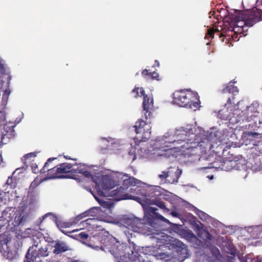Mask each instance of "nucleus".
Wrapping results in <instances>:
<instances>
[{
	"label": "nucleus",
	"instance_id": "nucleus-2",
	"mask_svg": "<svg viewBox=\"0 0 262 262\" xmlns=\"http://www.w3.org/2000/svg\"><path fill=\"white\" fill-rule=\"evenodd\" d=\"M141 181L134 177L128 176L119 172L116 171V201L122 200H134L139 203L142 206L145 205H157V200H150L144 197L140 198L137 196H134L127 193H125L129 187H134L140 185Z\"/></svg>",
	"mask_w": 262,
	"mask_h": 262
},
{
	"label": "nucleus",
	"instance_id": "nucleus-15",
	"mask_svg": "<svg viewBox=\"0 0 262 262\" xmlns=\"http://www.w3.org/2000/svg\"><path fill=\"white\" fill-rule=\"evenodd\" d=\"M49 243L54 244L53 252L55 255L61 254L62 253L70 250L69 246L64 242L59 240L49 241Z\"/></svg>",
	"mask_w": 262,
	"mask_h": 262
},
{
	"label": "nucleus",
	"instance_id": "nucleus-8",
	"mask_svg": "<svg viewBox=\"0 0 262 262\" xmlns=\"http://www.w3.org/2000/svg\"><path fill=\"white\" fill-rule=\"evenodd\" d=\"M37 245H34L29 248L24 262H36L37 261V258L48 256V248L47 246H41L37 249Z\"/></svg>",
	"mask_w": 262,
	"mask_h": 262
},
{
	"label": "nucleus",
	"instance_id": "nucleus-4",
	"mask_svg": "<svg viewBox=\"0 0 262 262\" xmlns=\"http://www.w3.org/2000/svg\"><path fill=\"white\" fill-rule=\"evenodd\" d=\"M173 102L182 107H186L196 111L199 107L198 94L189 90L175 92L173 94Z\"/></svg>",
	"mask_w": 262,
	"mask_h": 262
},
{
	"label": "nucleus",
	"instance_id": "nucleus-50",
	"mask_svg": "<svg viewBox=\"0 0 262 262\" xmlns=\"http://www.w3.org/2000/svg\"><path fill=\"white\" fill-rule=\"evenodd\" d=\"M78 229H77V230H73V232H75V231H78Z\"/></svg>",
	"mask_w": 262,
	"mask_h": 262
},
{
	"label": "nucleus",
	"instance_id": "nucleus-24",
	"mask_svg": "<svg viewBox=\"0 0 262 262\" xmlns=\"http://www.w3.org/2000/svg\"><path fill=\"white\" fill-rule=\"evenodd\" d=\"M243 137L249 138L250 140H252L253 139H260L261 138L260 134L256 132L249 131L244 132L243 133Z\"/></svg>",
	"mask_w": 262,
	"mask_h": 262
},
{
	"label": "nucleus",
	"instance_id": "nucleus-14",
	"mask_svg": "<svg viewBox=\"0 0 262 262\" xmlns=\"http://www.w3.org/2000/svg\"><path fill=\"white\" fill-rule=\"evenodd\" d=\"M94 238L100 241L102 244L100 248L105 253H109L113 256H115V244L111 241L108 237L101 234L95 236Z\"/></svg>",
	"mask_w": 262,
	"mask_h": 262
},
{
	"label": "nucleus",
	"instance_id": "nucleus-21",
	"mask_svg": "<svg viewBox=\"0 0 262 262\" xmlns=\"http://www.w3.org/2000/svg\"><path fill=\"white\" fill-rule=\"evenodd\" d=\"M90 214H91V213H90V211L89 210L88 211H86L84 213H82L77 215L75 217L71 218L70 219V221H71V223H72V226L77 224L80 220H81L82 219H83L84 217H86V216L89 215Z\"/></svg>",
	"mask_w": 262,
	"mask_h": 262
},
{
	"label": "nucleus",
	"instance_id": "nucleus-41",
	"mask_svg": "<svg viewBox=\"0 0 262 262\" xmlns=\"http://www.w3.org/2000/svg\"><path fill=\"white\" fill-rule=\"evenodd\" d=\"M52 213H47V214H46L45 215H44L43 216H42L41 217V218H40V219H42V220H45V219H46V217H47L48 216H49L50 215H52Z\"/></svg>",
	"mask_w": 262,
	"mask_h": 262
},
{
	"label": "nucleus",
	"instance_id": "nucleus-44",
	"mask_svg": "<svg viewBox=\"0 0 262 262\" xmlns=\"http://www.w3.org/2000/svg\"><path fill=\"white\" fill-rule=\"evenodd\" d=\"M5 256H6V255H5ZM7 258L9 259H12V256L9 255V253H8L7 255Z\"/></svg>",
	"mask_w": 262,
	"mask_h": 262
},
{
	"label": "nucleus",
	"instance_id": "nucleus-11",
	"mask_svg": "<svg viewBox=\"0 0 262 262\" xmlns=\"http://www.w3.org/2000/svg\"><path fill=\"white\" fill-rule=\"evenodd\" d=\"M133 94L135 97H141L143 96V108L146 111L145 113V118L147 119V116H149V110L153 107V98L151 96H148L144 94V91L141 88H135L132 91Z\"/></svg>",
	"mask_w": 262,
	"mask_h": 262
},
{
	"label": "nucleus",
	"instance_id": "nucleus-26",
	"mask_svg": "<svg viewBox=\"0 0 262 262\" xmlns=\"http://www.w3.org/2000/svg\"><path fill=\"white\" fill-rule=\"evenodd\" d=\"M235 166V162L233 161H226L222 165L221 168L224 170H230Z\"/></svg>",
	"mask_w": 262,
	"mask_h": 262
},
{
	"label": "nucleus",
	"instance_id": "nucleus-19",
	"mask_svg": "<svg viewBox=\"0 0 262 262\" xmlns=\"http://www.w3.org/2000/svg\"><path fill=\"white\" fill-rule=\"evenodd\" d=\"M60 176L68 172H72V167L74 166L70 163H61L57 165Z\"/></svg>",
	"mask_w": 262,
	"mask_h": 262
},
{
	"label": "nucleus",
	"instance_id": "nucleus-12",
	"mask_svg": "<svg viewBox=\"0 0 262 262\" xmlns=\"http://www.w3.org/2000/svg\"><path fill=\"white\" fill-rule=\"evenodd\" d=\"M116 224L118 225L119 227L123 226L134 232H140L139 228L142 226L141 220L137 217H124L122 219L121 222L117 223L116 222Z\"/></svg>",
	"mask_w": 262,
	"mask_h": 262
},
{
	"label": "nucleus",
	"instance_id": "nucleus-20",
	"mask_svg": "<svg viewBox=\"0 0 262 262\" xmlns=\"http://www.w3.org/2000/svg\"><path fill=\"white\" fill-rule=\"evenodd\" d=\"M261 229V226L250 227L248 229V232L250 234L251 237L256 238L260 235Z\"/></svg>",
	"mask_w": 262,
	"mask_h": 262
},
{
	"label": "nucleus",
	"instance_id": "nucleus-37",
	"mask_svg": "<svg viewBox=\"0 0 262 262\" xmlns=\"http://www.w3.org/2000/svg\"><path fill=\"white\" fill-rule=\"evenodd\" d=\"M214 31L212 29H209L208 31V35L211 37H213V34H214Z\"/></svg>",
	"mask_w": 262,
	"mask_h": 262
},
{
	"label": "nucleus",
	"instance_id": "nucleus-5",
	"mask_svg": "<svg viewBox=\"0 0 262 262\" xmlns=\"http://www.w3.org/2000/svg\"><path fill=\"white\" fill-rule=\"evenodd\" d=\"M258 106V104L255 103L247 107L246 109L242 111L241 113H239V110H235L234 112L230 113L227 116V119L232 123L250 122L257 117L259 114Z\"/></svg>",
	"mask_w": 262,
	"mask_h": 262
},
{
	"label": "nucleus",
	"instance_id": "nucleus-34",
	"mask_svg": "<svg viewBox=\"0 0 262 262\" xmlns=\"http://www.w3.org/2000/svg\"><path fill=\"white\" fill-rule=\"evenodd\" d=\"M83 176H84L86 178H90L92 176L91 174L90 173V171H89L86 168L85 169V170L83 171L82 174Z\"/></svg>",
	"mask_w": 262,
	"mask_h": 262
},
{
	"label": "nucleus",
	"instance_id": "nucleus-48",
	"mask_svg": "<svg viewBox=\"0 0 262 262\" xmlns=\"http://www.w3.org/2000/svg\"><path fill=\"white\" fill-rule=\"evenodd\" d=\"M113 191H112V192H111V193H112L110 194V195L113 196V195H114V194H115V193H114V194H113Z\"/></svg>",
	"mask_w": 262,
	"mask_h": 262
},
{
	"label": "nucleus",
	"instance_id": "nucleus-46",
	"mask_svg": "<svg viewBox=\"0 0 262 262\" xmlns=\"http://www.w3.org/2000/svg\"><path fill=\"white\" fill-rule=\"evenodd\" d=\"M157 155H158V156H162L163 154H160V153H157Z\"/></svg>",
	"mask_w": 262,
	"mask_h": 262
},
{
	"label": "nucleus",
	"instance_id": "nucleus-22",
	"mask_svg": "<svg viewBox=\"0 0 262 262\" xmlns=\"http://www.w3.org/2000/svg\"><path fill=\"white\" fill-rule=\"evenodd\" d=\"M74 166L72 167V172L76 173L82 174L83 171L86 168L84 164H73Z\"/></svg>",
	"mask_w": 262,
	"mask_h": 262
},
{
	"label": "nucleus",
	"instance_id": "nucleus-16",
	"mask_svg": "<svg viewBox=\"0 0 262 262\" xmlns=\"http://www.w3.org/2000/svg\"><path fill=\"white\" fill-rule=\"evenodd\" d=\"M156 238L158 240V242L163 244H170L174 245L176 247L180 248H182L183 246H184L182 243L180 241L163 233H162V235H161L160 237H156Z\"/></svg>",
	"mask_w": 262,
	"mask_h": 262
},
{
	"label": "nucleus",
	"instance_id": "nucleus-52",
	"mask_svg": "<svg viewBox=\"0 0 262 262\" xmlns=\"http://www.w3.org/2000/svg\"><path fill=\"white\" fill-rule=\"evenodd\" d=\"M49 167L51 168V167H53V165L50 166Z\"/></svg>",
	"mask_w": 262,
	"mask_h": 262
},
{
	"label": "nucleus",
	"instance_id": "nucleus-6",
	"mask_svg": "<svg viewBox=\"0 0 262 262\" xmlns=\"http://www.w3.org/2000/svg\"><path fill=\"white\" fill-rule=\"evenodd\" d=\"M262 20V12L260 10H256L253 12L250 16H248L246 13H241L238 17L235 20L236 27L234 29H238L237 31L244 29L247 27H251L255 23Z\"/></svg>",
	"mask_w": 262,
	"mask_h": 262
},
{
	"label": "nucleus",
	"instance_id": "nucleus-51",
	"mask_svg": "<svg viewBox=\"0 0 262 262\" xmlns=\"http://www.w3.org/2000/svg\"><path fill=\"white\" fill-rule=\"evenodd\" d=\"M38 177H36V179H35V180L37 181L38 180Z\"/></svg>",
	"mask_w": 262,
	"mask_h": 262
},
{
	"label": "nucleus",
	"instance_id": "nucleus-35",
	"mask_svg": "<svg viewBox=\"0 0 262 262\" xmlns=\"http://www.w3.org/2000/svg\"><path fill=\"white\" fill-rule=\"evenodd\" d=\"M37 165L36 164H33L31 166V168L33 172H34V173H37L38 171V170H37Z\"/></svg>",
	"mask_w": 262,
	"mask_h": 262
},
{
	"label": "nucleus",
	"instance_id": "nucleus-33",
	"mask_svg": "<svg viewBox=\"0 0 262 262\" xmlns=\"http://www.w3.org/2000/svg\"><path fill=\"white\" fill-rule=\"evenodd\" d=\"M78 237L81 239H86L89 235L85 232H82L78 234Z\"/></svg>",
	"mask_w": 262,
	"mask_h": 262
},
{
	"label": "nucleus",
	"instance_id": "nucleus-9",
	"mask_svg": "<svg viewBox=\"0 0 262 262\" xmlns=\"http://www.w3.org/2000/svg\"><path fill=\"white\" fill-rule=\"evenodd\" d=\"M99 182H96V186L99 187L97 189V193L100 196H107V191L115 186V182L113 179L108 175L101 176L99 177Z\"/></svg>",
	"mask_w": 262,
	"mask_h": 262
},
{
	"label": "nucleus",
	"instance_id": "nucleus-39",
	"mask_svg": "<svg viewBox=\"0 0 262 262\" xmlns=\"http://www.w3.org/2000/svg\"><path fill=\"white\" fill-rule=\"evenodd\" d=\"M157 204H157L156 205H157L159 207H160L161 208H165V205H164V204L163 202H159V201H157Z\"/></svg>",
	"mask_w": 262,
	"mask_h": 262
},
{
	"label": "nucleus",
	"instance_id": "nucleus-42",
	"mask_svg": "<svg viewBox=\"0 0 262 262\" xmlns=\"http://www.w3.org/2000/svg\"><path fill=\"white\" fill-rule=\"evenodd\" d=\"M10 92L8 90H5L4 93V96H8L10 94Z\"/></svg>",
	"mask_w": 262,
	"mask_h": 262
},
{
	"label": "nucleus",
	"instance_id": "nucleus-32",
	"mask_svg": "<svg viewBox=\"0 0 262 262\" xmlns=\"http://www.w3.org/2000/svg\"><path fill=\"white\" fill-rule=\"evenodd\" d=\"M143 75H151L152 79H155L156 80H158V78L159 77V74L157 72H154L152 73H148V70H144L142 72Z\"/></svg>",
	"mask_w": 262,
	"mask_h": 262
},
{
	"label": "nucleus",
	"instance_id": "nucleus-40",
	"mask_svg": "<svg viewBox=\"0 0 262 262\" xmlns=\"http://www.w3.org/2000/svg\"><path fill=\"white\" fill-rule=\"evenodd\" d=\"M170 214L174 217H178L180 216L179 213L176 211H172Z\"/></svg>",
	"mask_w": 262,
	"mask_h": 262
},
{
	"label": "nucleus",
	"instance_id": "nucleus-10",
	"mask_svg": "<svg viewBox=\"0 0 262 262\" xmlns=\"http://www.w3.org/2000/svg\"><path fill=\"white\" fill-rule=\"evenodd\" d=\"M56 159V158H51L48 159L47 161L45 163L43 167L40 170V174L45 173L46 172H47V173L45 177L40 179L39 183H40L48 179L64 178L63 176L59 175L57 165L52 168H49V165L50 163H51Z\"/></svg>",
	"mask_w": 262,
	"mask_h": 262
},
{
	"label": "nucleus",
	"instance_id": "nucleus-29",
	"mask_svg": "<svg viewBox=\"0 0 262 262\" xmlns=\"http://www.w3.org/2000/svg\"><path fill=\"white\" fill-rule=\"evenodd\" d=\"M6 184L10 186V188H14L16 186V180L12 177H9Z\"/></svg>",
	"mask_w": 262,
	"mask_h": 262
},
{
	"label": "nucleus",
	"instance_id": "nucleus-18",
	"mask_svg": "<svg viewBox=\"0 0 262 262\" xmlns=\"http://www.w3.org/2000/svg\"><path fill=\"white\" fill-rule=\"evenodd\" d=\"M143 207L144 209L145 215H146L147 214H148L149 215H151V214H153V215H155L159 220L165 223H170L167 219L165 218L162 215L156 212V211L157 210V208L152 207L151 206H149V205H145L144 206H143Z\"/></svg>",
	"mask_w": 262,
	"mask_h": 262
},
{
	"label": "nucleus",
	"instance_id": "nucleus-28",
	"mask_svg": "<svg viewBox=\"0 0 262 262\" xmlns=\"http://www.w3.org/2000/svg\"><path fill=\"white\" fill-rule=\"evenodd\" d=\"M168 174V170L163 171L161 173L159 174L158 176V178L160 180L161 183H167V177Z\"/></svg>",
	"mask_w": 262,
	"mask_h": 262
},
{
	"label": "nucleus",
	"instance_id": "nucleus-36",
	"mask_svg": "<svg viewBox=\"0 0 262 262\" xmlns=\"http://www.w3.org/2000/svg\"><path fill=\"white\" fill-rule=\"evenodd\" d=\"M72 226V223H71V221L70 220L69 222L63 223L62 227L64 228H69Z\"/></svg>",
	"mask_w": 262,
	"mask_h": 262
},
{
	"label": "nucleus",
	"instance_id": "nucleus-43",
	"mask_svg": "<svg viewBox=\"0 0 262 262\" xmlns=\"http://www.w3.org/2000/svg\"><path fill=\"white\" fill-rule=\"evenodd\" d=\"M231 104V100L230 99H229L228 101V104H226V105H228V108L229 107V105Z\"/></svg>",
	"mask_w": 262,
	"mask_h": 262
},
{
	"label": "nucleus",
	"instance_id": "nucleus-47",
	"mask_svg": "<svg viewBox=\"0 0 262 262\" xmlns=\"http://www.w3.org/2000/svg\"><path fill=\"white\" fill-rule=\"evenodd\" d=\"M2 194V191L0 189V196Z\"/></svg>",
	"mask_w": 262,
	"mask_h": 262
},
{
	"label": "nucleus",
	"instance_id": "nucleus-45",
	"mask_svg": "<svg viewBox=\"0 0 262 262\" xmlns=\"http://www.w3.org/2000/svg\"><path fill=\"white\" fill-rule=\"evenodd\" d=\"M208 168H211V167H216L215 166H214V165H210L208 167Z\"/></svg>",
	"mask_w": 262,
	"mask_h": 262
},
{
	"label": "nucleus",
	"instance_id": "nucleus-53",
	"mask_svg": "<svg viewBox=\"0 0 262 262\" xmlns=\"http://www.w3.org/2000/svg\"><path fill=\"white\" fill-rule=\"evenodd\" d=\"M49 167L51 168V167H53V165L50 166Z\"/></svg>",
	"mask_w": 262,
	"mask_h": 262
},
{
	"label": "nucleus",
	"instance_id": "nucleus-17",
	"mask_svg": "<svg viewBox=\"0 0 262 262\" xmlns=\"http://www.w3.org/2000/svg\"><path fill=\"white\" fill-rule=\"evenodd\" d=\"M167 170V183L169 184L178 183V180L182 174V170L179 168L174 171L171 168H168Z\"/></svg>",
	"mask_w": 262,
	"mask_h": 262
},
{
	"label": "nucleus",
	"instance_id": "nucleus-3",
	"mask_svg": "<svg viewBox=\"0 0 262 262\" xmlns=\"http://www.w3.org/2000/svg\"><path fill=\"white\" fill-rule=\"evenodd\" d=\"M136 132V138L130 143L131 148L128 151L132 161H134L137 156L145 157L148 156L149 150L144 147V142L150 138L151 126L150 122L143 120H139L135 125Z\"/></svg>",
	"mask_w": 262,
	"mask_h": 262
},
{
	"label": "nucleus",
	"instance_id": "nucleus-54",
	"mask_svg": "<svg viewBox=\"0 0 262 262\" xmlns=\"http://www.w3.org/2000/svg\"><path fill=\"white\" fill-rule=\"evenodd\" d=\"M190 235H191V236L193 235V234H192V233H191V234H190Z\"/></svg>",
	"mask_w": 262,
	"mask_h": 262
},
{
	"label": "nucleus",
	"instance_id": "nucleus-30",
	"mask_svg": "<svg viewBox=\"0 0 262 262\" xmlns=\"http://www.w3.org/2000/svg\"><path fill=\"white\" fill-rule=\"evenodd\" d=\"M129 192L130 193H135L138 195H141V196H143L144 197L146 196V193L145 192H143L141 191V189H138V187H137L136 188H133L131 187L129 189Z\"/></svg>",
	"mask_w": 262,
	"mask_h": 262
},
{
	"label": "nucleus",
	"instance_id": "nucleus-49",
	"mask_svg": "<svg viewBox=\"0 0 262 262\" xmlns=\"http://www.w3.org/2000/svg\"><path fill=\"white\" fill-rule=\"evenodd\" d=\"M213 178V176H211L210 177V179H212Z\"/></svg>",
	"mask_w": 262,
	"mask_h": 262
},
{
	"label": "nucleus",
	"instance_id": "nucleus-31",
	"mask_svg": "<svg viewBox=\"0 0 262 262\" xmlns=\"http://www.w3.org/2000/svg\"><path fill=\"white\" fill-rule=\"evenodd\" d=\"M88 221H90V226H91V227H90V228L93 229L95 227H96V223L97 222V220L95 219L89 218L84 221L81 222V223H83L84 222Z\"/></svg>",
	"mask_w": 262,
	"mask_h": 262
},
{
	"label": "nucleus",
	"instance_id": "nucleus-13",
	"mask_svg": "<svg viewBox=\"0 0 262 262\" xmlns=\"http://www.w3.org/2000/svg\"><path fill=\"white\" fill-rule=\"evenodd\" d=\"M95 196L96 200L99 202L101 207H93L89 210L90 213H98L99 212H103L105 213H111L114 208V202L113 201H106L99 199L97 197Z\"/></svg>",
	"mask_w": 262,
	"mask_h": 262
},
{
	"label": "nucleus",
	"instance_id": "nucleus-38",
	"mask_svg": "<svg viewBox=\"0 0 262 262\" xmlns=\"http://www.w3.org/2000/svg\"><path fill=\"white\" fill-rule=\"evenodd\" d=\"M199 216L202 220H206L207 216L206 214H204L203 212H200L199 213Z\"/></svg>",
	"mask_w": 262,
	"mask_h": 262
},
{
	"label": "nucleus",
	"instance_id": "nucleus-25",
	"mask_svg": "<svg viewBox=\"0 0 262 262\" xmlns=\"http://www.w3.org/2000/svg\"><path fill=\"white\" fill-rule=\"evenodd\" d=\"M26 217L23 215L22 212H18L16 214L15 219L14 222L16 225L18 226L23 224L26 221Z\"/></svg>",
	"mask_w": 262,
	"mask_h": 262
},
{
	"label": "nucleus",
	"instance_id": "nucleus-1",
	"mask_svg": "<svg viewBox=\"0 0 262 262\" xmlns=\"http://www.w3.org/2000/svg\"><path fill=\"white\" fill-rule=\"evenodd\" d=\"M195 126L187 125L185 127L170 130L156 142L154 149L168 151L173 148L180 150L195 148L202 141L205 132L201 129L196 133Z\"/></svg>",
	"mask_w": 262,
	"mask_h": 262
},
{
	"label": "nucleus",
	"instance_id": "nucleus-27",
	"mask_svg": "<svg viewBox=\"0 0 262 262\" xmlns=\"http://www.w3.org/2000/svg\"><path fill=\"white\" fill-rule=\"evenodd\" d=\"M235 82L231 81L228 83L227 87L223 90V92L226 93L228 92L229 93H234L238 92V89L236 86H233V83Z\"/></svg>",
	"mask_w": 262,
	"mask_h": 262
},
{
	"label": "nucleus",
	"instance_id": "nucleus-7",
	"mask_svg": "<svg viewBox=\"0 0 262 262\" xmlns=\"http://www.w3.org/2000/svg\"><path fill=\"white\" fill-rule=\"evenodd\" d=\"M230 138L229 133L226 130L213 129L209 135V140L213 143L211 145L210 148L214 146V144L217 146L227 144L230 142Z\"/></svg>",
	"mask_w": 262,
	"mask_h": 262
},
{
	"label": "nucleus",
	"instance_id": "nucleus-23",
	"mask_svg": "<svg viewBox=\"0 0 262 262\" xmlns=\"http://www.w3.org/2000/svg\"><path fill=\"white\" fill-rule=\"evenodd\" d=\"M36 156V154L35 153L30 152L23 156V157L21 158V161L25 164L27 165L31 161H33L32 158H34Z\"/></svg>",
	"mask_w": 262,
	"mask_h": 262
}]
</instances>
